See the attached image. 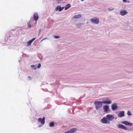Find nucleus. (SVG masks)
I'll use <instances>...</instances> for the list:
<instances>
[{
  "label": "nucleus",
  "mask_w": 133,
  "mask_h": 133,
  "mask_svg": "<svg viewBox=\"0 0 133 133\" xmlns=\"http://www.w3.org/2000/svg\"><path fill=\"white\" fill-rule=\"evenodd\" d=\"M103 103L102 101H95L94 102V104L96 110H98V109L101 108L102 106Z\"/></svg>",
  "instance_id": "1"
},
{
  "label": "nucleus",
  "mask_w": 133,
  "mask_h": 133,
  "mask_svg": "<svg viewBox=\"0 0 133 133\" xmlns=\"http://www.w3.org/2000/svg\"><path fill=\"white\" fill-rule=\"evenodd\" d=\"M101 123L104 124H110V122L108 120L106 116L102 118L101 119Z\"/></svg>",
  "instance_id": "2"
},
{
  "label": "nucleus",
  "mask_w": 133,
  "mask_h": 133,
  "mask_svg": "<svg viewBox=\"0 0 133 133\" xmlns=\"http://www.w3.org/2000/svg\"><path fill=\"white\" fill-rule=\"evenodd\" d=\"M39 35H40V34H39V33L38 34V36H39Z\"/></svg>",
  "instance_id": "35"
},
{
  "label": "nucleus",
  "mask_w": 133,
  "mask_h": 133,
  "mask_svg": "<svg viewBox=\"0 0 133 133\" xmlns=\"http://www.w3.org/2000/svg\"><path fill=\"white\" fill-rule=\"evenodd\" d=\"M82 16L81 14H78L74 16L73 17V18L75 19H77L80 18Z\"/></svg>",
  "instance_id": "16"
},
{
  "label": "nucleus",
  "mask_w": 133,
  "mask_h": 133,
  "mask_svg": "<svg viewBox=\"0 0 133 133\" xmlns=\"http://www.w3.org/2000/svg\"><path fill=\"white\" fill-rule=\"evenodd\" d=\"M127 115L129 116H130L132 115V114L130 112V111H128L127 112Z\"/></svg>",
  "instance_id": "21"
},
{
  "label": "nucleus",
  "mask_w": 133,
  "mask_h": 133,
  "mask_svg": "<svg viewBox=\"0 0 133 133\" xmlns=\"http://www.w3.org/2000/svg\"><path fill=\"white\" fill-rule=\"evenodd\" d=\"M28 78L29 79H30L31 78V77H30V76H28Z\"/></svg>",
  "instance_id": "29"
},
{
  "label": "nucleus",
  "mask_w": 133,
  "mask_h": 133,
  "mask_svg": "<svg viewBox=\"0 0 133 133\" xmlns=\"http://www.w3.org/2000/svg\"><path fill=\"white\" fill-rule=\"evenodd\" d=\"M71 7V5L70 4H67L64 7L65 10H66Z\"/></svg>",
  "instance_id": "17"
},
{
  "label": "nucleus",
  "mask_w": 133,
  "mask_h": 133,
  "mask_svg": "<svg viewBox=\"0 0 133 133\" xmlns=\"http://www.w3.org/2000/svg\"><path fill=\"white\" fill-rule=\"evenodd\" d=\"M117 119V118H115V119Z\"/></svg>",
  "instance_id": "37"
},
{
  "label": "nucleus",
  "mask_w": 133,
  "mask_h": 133,
  "mask_svg": "<svg viewBox=\"0 0 133 133\" xmlns=\"http://www.w3.org/2000/svg\"><path fill=\"white\" fill-rule=\"evenodd\" d=\"M32 20L31 19L29 21V22L28 23V27L29 28H30L31 27V25L30 24V23L32 22Z\"/></svg>",
  "instance_id": "20"
},
{
  "label": "nucleus",
  "mask_w": 133,
  "mask_h": 133,
  "mask_svg": "<svg viewBox=\"0 0 133 133\" xmlns=\"http://www.w3.org/2000/svg\"><path fill=\"white\" fill-rule=\"evenodd\" d=\"M45 118L44 117H43L42 118H39L38 121L40 123L42 124H44L45 123Z\"/></svg>",
  "instance_id": "6"
},
{
  "label": "nucleus",
  "mask_w": 133,
  "mask_h": 133,
  "mask_svg": "<svg viewBox=\"0 0 133 133\" xmlns=\"http://www.w3.org/2000/svg\"><path fill=\"white\" fill-rule=\"evenodd\" d=\"M117 127L118 128L120 129H123L126 130H128V129L125 126L122 124H118L117 125Z\"/></svg>",
  "instance_id": "5"
},
{
  "label": "nucleus",
  "mask_w": 133,
  "mask_h": 133,
  "mask_svg": "<svg viewBox=\"0 0 133 133\" xmlns=\"http://www.w3.org/2000/svg\"><path fill=\"white\" fill-rule=\"evenodd\" d=\"M35 24H35V25H36V24H37V21H35Z\"/></svg>",
  "instance_id": "30"
},
{
  "label": "nucleus",
  "mask_w": 133,
  "mask_h": 133,
  "mask_svg": "<svg viewBox=\"0 0 133 133\" xmlns=\"http://www.w3.org/2000/svg\"><path fill=\"white\" fill-rule=\"evenodd\" d=\"M54 37L56 39H58L60 38V36H59L54 35Z\"/></svg>",
  "instance_id": "22"
},
{
  "label": "nucleus",
  "mask_w": 133,
  "mask_h": 133,
  "mask_svg": "<svg viewBox=\"0 0 133 133\" xmlns=\"http://www.w3.org/2000/svg\"><path fill=\"white\" fill-rule=\"evenodd\" d=\"M42 126V125H38V127H41Z\"/></svg>",
  "instance_id": "31"
},
{
  "label": "nucleus",
  "mask_w": 133,
  "mask_h": 133,
  "mask_svg": "<svg viewBox=\"0 0 133 133\" xmlns=\"http://www.w3.org/2000/svg\"><path fill=\"white\" fill-rule=\"evenodd\" d=\"M123 2H125L127 1V0H123Z\"/></svg>",
  "instance_id": "28"
},
{
  "label": "nucleus",
  "mask_w": 133,
  "mask_h": 133,
  "mask_svg": "<svg viewBox=\"0 0 133 133\" xmlns=\"http://www.w3.org/2000/svg\"><path fill=\"white\" fill-rule=\"evenodd\" d=\"M91 21L93 23L96 24H98L99 22V19L97 18L91 19Z\"/></svg>",
  "instance_id": "4"
},
{
  "label": "nucleus",
  "mask_w": 133,
  "mask_h": 133,
  "mask_svg": "<svg viewBox=\"0 0 133 133\" xmlns=\"http://www.w3.org/2000/svg\"><path fill=\"white\" fill-rule=\"evenodd\" d=\"M33 18L34 20L36 21H37L39 18V17L37 12H35L33 16Z\"/></svg>",
  "instance_id": "8"
},
{
  "label": "nucleus",
  "mask_w": 133,
  "mask_h": 133,
  "mask_svg": "<svg viewBox=\"0 0 133 133\" xmlns=\"http://www.w3.org/2000/svg\"><path fill=\"white\" fill-rule=\"evenodd\" d=\"M41 31V30H39V34L40 33V32Z\"/></svg>",
  "instance_id": "32"
},
{
  "label": "nucleus",
  "mask_w": 133,
  "mask_h": 133,
  "mask_svg": "<svg viewBox=\"0 0 133 133\" xmlns=\"http://www.w3.org/2000/svg\"><path fill=\"white\" fill-rule=\"evenodd\" d=\"M18 61L19 62H20V61H19V60Z\"/></svg>",
  "instance_id": "39"
},
{
  "label": "nucleus",
  "mask_w": 133,
  "mask_h": 133,
  "mask_svg": "<svg viewBox=\"0 0 133 133\" xmlns=\"http://www.w3.org/2000/svg\"><path fill=\"white\" fill-rule=\"evenodd\" d=\"M31 68L33 70H35L36 69L37 67H36V65H31Z\"/></svg>",
  "instance_id": "19"
},
{
  "label": "nucleus",
  "mask_w": 133,
  "mask_h": 133,
  "mask_svg": "<svg viewBox=\"0 0 133 133\" xmlns=\"http://www.w3.org/2000/svg\"><path fill=\"white\" fill-rule=\"evenodd\" d=\"M36 39L35 38H32L31 39L29 40L27 42V45L28 46H29L31 45V43L32 42L35 40Z\"/></svg>",
  "instance_id": "15"
},
{
  "label": "nucleus",
  "mask_w": 133,
  "mask_h": 133,
  "mask_svg": "<svg viewBox=\"0 0 133 133\" xmlns=\"http://www.w3.org/2000/svg\"><path fill=\"white\" fill-rule=\"evenodd\" d=\"M12 39H13L14 38V37H12Z\"/></svg>",
  "instance_id": "38"
},
{
  "label": "nucleus",
  "mask_w": 133,
  "mask_h": 133,
  "mask_svg": "<svg viewBox=\"0 0 133 133\" xmlns=\"http://www.w3.org/2000/svg\"><path fill=\"white\" fill-rule=\"evenodd\" d=\"M102 102L103 103L107 104H110L112 103L111 101L108 99L103 101Z\"/></svg>",
  "instance_id": "13"
},
{
  "label": "nucleus",
  "mask_w": 133,
  "mask_h": 133,
  "mask_svg": "<svg viewBox=\"0 0 133 133\" xmlns=\"http://www.w3.org/2000/svg\"><path fill=\"white\" fill-rule=\"evenodd\" d=\"M127 12L125 10H123L121 11L120 12V15L122 16L125 15L127 14Z\"/></svg>",
  "instance_id": "14"
},
{
  "label": "nucleus",
  "mask_w": 133,
  "mask_h": 133,
  "mask_svg": "<svg viewBox=\"0 0 133 133\" xmlns=\"http://www.w3.org/2000/svg\"><path fill=\"white\" fill-rule=\"evenodd\" d=\"M124 116V111H120L118 114V116L119 117H122Z\"/></svg>",
  "instance_id": "11"
},
{
  "label": "nucleus",
  "mask_w": 133,
  "mask_h": 133,
  "mask_svg": "<svg viewBox=\"0 0 133 133\" xmlns=\"http://www.w3.org/2000/svg\"><path fill=\"white\" fill-rule=\"evenodd\" d=\"M81 0V1H84V0Z\"/></svg>",
  "instance_id": "34"
},
{
  "label": "nucleus",
  "mask_w": 133,
  "mask_h": 133,
  "mask_svg": "<svg viewBox=\"0 0 133 133\" xmlns=\"http://www.w3.org/2000/svg\"><path fill=\"white\" fill-rule=\"evenodd\" d=\"M114 9H111L110 8H108V10H109L110 11H112V10H113Z\"/></svg>",
  "instance_id": "24"
},
{
  "label": "nucleus",
  "mask_w": 133,
  "mask_h": 133,
  "mask_svg": "<svg viewBox=\"0 0 133 133\" xmlns=\"http://www.w3.org/2000/svg\"><path fill=\"white\" fill-rule=\"evenodd\" d=\"M43 40H43V39L41 41V42H42V41H43Z\"/></svg>",
  "instance_id": "33"
},
{
  "label": "nucleus",
  "mask_w": 133,
  "mask_h": 133,
  "mask_svg": "<svg viewBox=\"0 0 133 133\" xmlns=\"http://www.w3.org/2000/svg\"><path fill=\"white\" fill-rule=\"evenodd\" d=\"M122 123L125 125L129 126H131L133 124L132 123L127 121H123L122 122Z\"/></svg>",
  "instance_id": "7"
},
{
  "label": "nucleus",
  "mask_w": 133,
  "mask_h": 133,
  "mask_svg": "<svg viewBox=\"0 0 133 133\" xmlns=\"http://www.w3.org/2000/svg\"><path fill=\"white\" fill-rule=\"evenodd\" d=\"M64 8V7H61L60 6H57L55 9V10L56 11H61Z\"/></svg>",
  "instance_id": "12"
},
{
  "label": "nucleus",
  "mask_w": 133,
  "mask_h": 133,
  "mask_svg": "<svg viewBox=\"0 0 133 133\" xmlns=\"http://www.w3.org/2000/svg\"><path fill=\"white\" fill-rule=\"evenodd\" d=\"M80 24H81L80 23L77 24V26L78 27H79V26H80Z\"/></svg>",
  "instance_id": "25"
},
{
  "label": "nucleus",
  "mask_w": 133,
  "mask_h": 133,
  "mask_svg": "<svg viewBox=\"0 0 133 133\" xmlns=\"http://www.w3.org/2000/svg\"><path fill=\"white\" fill-rule=\"evenodd\" d=\"M103 108L104 111L105 112H108L109 109V106L107 105H104Z\"/></svg>",
  "instance_id": "9"
},
{
  "label": "nucleus",
  "mask_w": 133,
  "mask_h": 133,
  "mask_svg": "<svg viewBox=\"0 0 133 133\" xmlns=\"http://www.w3.org/2000/svg\"><path fill=\"white\" fill-rule=\"evenodd\" d=\"M10 37L11 36H9V37L8 38V39H9V40H10V39H12L11 38H10Z\"/></svg>",
  "instance_id": "27"
},
{
  "label": "nucleus",
  "mask_w": 133,
  "mask_h": 133,
  "mask_svg": "<svg viewBox=\"0 0 133 133\" xmlns=\"http://www.w3.org/2000/svg\"><path fill=\"white\" fill-rule=\"evenodd\" d=\"M32 26H33L34 25V24H32Z\"/></svg>",
  "instance_id": "36"
},
{
  "label": "nucleus",
  "mask_w": 133,
  "mask_h": 133,
  "mask_svg": "<svg viewBox=\"0 0 133 133\" xmlns=\"http://www.w3.org/2000/svg\"><path fill=\"white\" fill-rule=\"evenodd\" d=\"M111 109L113 111L115 110L118 108V106L116 103L112 104L111 106Z\"/></svg>",
  "instance_id": "10"
},
{
  "label": "nucleus",
  "mask_w": 133,
  "mask_h": 133,
  "mask_svg": "<svg viewBox=\"0 0 133 133\" xmlns=\"http://www.w3.org/2000/svg\"><path fill=\"white\" fill-rule=\"evenodd\" d=\"M106 116L109 122L112 121L114 119V116L112 115L108 114Z\"/></svg>",
  "instance_id": "3"
},
{
  "label": "nucleus",
  "mask_w": 133,
  "mask_h": 133,
  "mask_svg": "<svg viewBox=\"0 0 133 133\" xmlns=\"http://www.w3.org/2000/svg\"><path fill=\"white\" fill-rule=\"evenodd\" d=\"M55 125V123L54 122H51L49 124V126L51 127H54Z\"/></svg>",
  "instance_id": "18"
},
{
  "label": "nucleus",
  "mask_w": 133,
  "mask_h": 133,
  "mask_svg": "<svg viewBox=\"0 0 133 133\" xmlns=\"http://www.w3.org/2000/svg\"><path fill=\"white\" fill-rule=\"evenodd\" d=\"M48 39V38L47 37H46V38H43V40H44L45 39Z\"/></svg>",
  "instance_id": "26"
},
{
  "label": "nucleus",
  "mask_w": 133,
  "mask_h": 133,
  "mask_svg": "<svg viewBox=\"0 0 133 133\" xmlns=\"http://www.w3.org/2000/svg\"><path fill=\"white\" fill-rule=\"evenodd\" d=\"M41 64L40 63H38V65L37 66V68H39L41 67Z\"/></svg>",
  "instance_id": "23"
}]
</instances>
